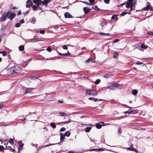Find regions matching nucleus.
Here are the masks:
<instances>
[{"label":"nucleus","instance_id":"nucleus-55","mask_svg":"<svg viewBox=\"0 0 153 153\" xmlns=\"http://www.w3.org/2000/svg\"><path fill=\"white\" fill-rule=\"evenodd\" d=\"M21 11L20 10H19V11L18 12V13H17V15H20L21 14Z\"/></svg>","mask_w":153,"mask_h":153},{"label":"nucleus","instance_id":"nucleus-1","mask_svg":"<svg viewBox=\"0 0 153 153\" xmlns=\"http://www.w3.org/2000/svg\"><path fill=\"white\" fill-rule=\"evenodd\" d=\"M21 68L19 66L16 65L13 67L9 68L8 70V73L9 74L18 73L20 72Z\"/></svg>","mask_w":153,"mask_h":153},{"label":"nucleus","instance_id":"nucleus-37","mask_svg":"<svg viewBox=\"0 0 153 153\" xmlns=\"http://www.w3.org/2000/svg\"><path fill=\"white\" fill-rule=\"evenodd\" d=\"M132 1V0H128L127 1V4H130V5H131V3Z\"/></svg>","mask_w":153,"mask_h":153},{"label":"nucleus","instance_id":"nucleus-53","mask_svg":"<svg viewBox=\"0 0 153 153\" xmlns=\"http://www.w3.org/2000/svg\"><path fill=\"white\" fill-rule=\"evenodd\" d=\"M118 55V53L117 52H115L114 54V57H116Z\"/></svg>","mask_w":153,"mask_h":153},{"label":"nucleus","instance_id":"nucleus-31","mask_svg":"<svg viewBox=\"0 0 153 153\" xmlns=\"http://www.w3.org/2000/svg\"><path fill=\"white\" fill-rule=\"evenodd\" d=\"M93 59H88L87 61H86V62L87 63H89L90 62H91V61H93Z\"/></svg>","mask_w":153,"mask_h":153},{"label":"nucleus","instance_id":"nucleus-36","mask_svg":"<svg viewBox=\"0 0 153 153\" xmlns=\"http://www.w3.org/2000/svg\"><path fill=\"white\" fill-rule=\"evenodd\" d=\"M2 54L3 56H6L7 55V53L5 51H2Z\"/></svg>","mask_w":153,"mask_h":153},{"label":"nucleus","instance_id":"nucleus-48","mask_svg":"<svg viewBox=\"0 0 153 153\" xmlns=\"http://www.w3.org/2000/svg\"><path fill=\"white\" fill-rule=\"evenodd\" d=\"M83 3H84L87 5H90V3L88 2H86V1H82V2Z\"/></svg>","mask_w":153,"mask_h":153},{"label":"nucleus","instance_id":"nucleus-49","mask_svg":"<svg viewBox=\"0 0 153 153\" xmlns=\"http://www.w3.org/2000/svg\"><path fill=\"white\" fill-rule=\"evenodd\" d=\"M19 23L21 24L23 23L24 22V19H22L19 22Z\"/></svg>","mask_w":153,"mask_h":153},{"label":"nucleus","instance_id":"nucleus-43","mask_svg":"<svg viewBox=\"0 0 153 153\" xmlns=\"http://www.w3.org/2000/svg\"><path fill=\"white\" fill-rule=\"evenodd\" d=\"M39 32L41 34H44V33H45V31L44 30H40V31H39Z\"/></svg>","mask_w":153,"mask_h":153},{"label":"nucleus","instance_id":"nucleus-52","mask_svg":"<svg viewBox=\"0 0 153 153\" xmlns=\"http://www.w3.org/2000/svg\"><path fill=\"white\" fill-rule=\"evenodd\" d=\"M142 64V62H140L139 61L137 62L136 64L137 65H140Z\"/></svg>","mask_w":153,"mask_h":153},{"label":"nucleus","instance_id":"nucleus-4","mask_svg":"<svg viewBox=\"0 0 153 153\" xmlns=\"http://www.w3.org/2000/svg\"><path fill=\"white\" fill-rule=\"evenodd\" d=\"M120 85V84L116 83H114L111 84L110 85L107 87L108 88L111 90H114L117 89Z\"/></svg>","mask_w":153,"mask_h":153},{"label":"nucleus","instance_id":"nucleus-42","mask_svg":"<svg viewBox=\"0 0 153 153\" xmlns=\"http://www.w3.org/2000/svg\"><path fill=\"white\" fill-rule=\"evenodd\" d=\"M103 76L105 78H107L108 76V74H105L103 75Z\"/></svg>","mask_w":153,"mask_h":153},{"label":"nucleus","instance_id":"nucleus-63","mask_svg":"<svg viewBox=\"0 0 153 153\" xmlns=\"http://www.w3.org/2000/svg\"><path fill=\"white\" fill-rule=\"evenodd\" d=\"M90 140H91V141H92V142H93V143H94L95 144L96 143L93 140H92V139H91V138H90Z\"/></svg>","mask_w":153,"mask_h":153},{"label":"nucleus","instance_id":"nucleus-2","mask_svg":"<svg viewBox=\"0 0 153 153\" xmlns=\"http://www.w3.org/2000/svg\"><path fill=\"white\" fill-rule=\"evenodd\" d=\"M33 3L36 4V5H33L32 6L33 10L36 11L38 9L41 10V7H39L41 5V0H33Z\"/></svg>","mask_w":153,"mask_h":153},{"label":"nucleus","instance_id":"nucleus-54","mask_svg":"<svg viewBox=\"0 0 153 153\" xmlns=\"http://www.w3.org/2000/svg\"><path fill=\"white\" fill-rule=\"evenodd\" d=\"M70 122V121L69 120L68 121H65V122H64V123H69Z\"/></svg>","mask_w":153,"mask_h":153},{"label":"nucleus","instance_id":"nucleus-7","mask_svg":"<svg viewBox=\"0 0 153 153\" xmlns=\"http://www.w3.org/2000/svg\"><path fill=\"white\" fill-rule=\"evenodd\" d=\"M26 3V7H30L33 5L32 2L30 0H28L27 1Z\"/></svg>","mask_w":153,"mask_h":153},{"label":"nucleus","instance_id":"nucleus-44","mask_svg":"<svg viewBox=\"0 0 153 153\" xmlns=\"http://www.w3.org/2000/svg\"><path fill=\"white\" fill-rule=\"evenodd\" d=\"M63 48L64 49L67 50L68 49V47L66 45H64L63 46Z\"/></svg>","mask_w":153,"mask_h":153},{"label":"nucleus","instance_id":"nucleus-30","mask_svg":"<svg viewBox=\"0 0 153 153\" xmlns=\"http://www.w3.org/2000/svg\"><path fill=\"white\" fill-rule=\"evenodd\" d=\"M126 7L127 8H129V7H130V10H131V9H133L131 5H130V4H127L126 5Z\"/></svg>","mask_w":153,"mask_h":153},{"label":"nucleus","instance_id":"nucleus-21","mask_svg":"<svg viewBox=\"0 0 153 153\" xmlns=\"http://www.w3.org/2000/svg\"><path fill=\"white\" fill-rule=\"evenodd\" d=\"M91 129V127H87L85 128V131L86 132H88Z\"/></svg>","mask_w":153,"mask_h":153},{"label":"nucleus","instance_id":"nucleus-33","mask_svg":"<svg viewBox=\"0 0 153 153\" xmlns=\"http://www.w3.org/2000/svg\"><path fill=\"white\" fill-rule=\"evenodd\" d=\"M99 34L101 35H109L110 34L109 33H103V32H100V33H99Z\"/></svg>","mask_w":153,"mask_h":153},{"label":"nucleus","instance_id":"nucleus-8","mask_svg":"<svg viewBox=\"0 0 153 153\" xmlns=\"http://www.w3.org/2000/svg\"><path fill=\"white\" fill-rule=\"evenodd\" d=\"M127 149L128 150L134 151L136 152H137V150L133 147V145L132 144H131L130 146V147L128 148H127Z\"/></svg>","mask_w":153,"mask_h":153},{"label":"nucleus","instance_id":"nucleus-20","mask_svg":"<svg viewBox=\"0 0 153 153\" xmlns=\"http://www.w3.org/2000/svg\"><path fill=\"white\" fill-rule=\"evenodd\" d=\"M19 146L18 147L19 149H20V147H22L23 146V144L22 143V142L21 141H20L19 143Z\"/></svg>","mask_w":153,"mask_h":153},{"label":"nucleus","instance_id":"nucleus-46","mask_svg":"<svg viewBox=\"0 0 153 153\" xmlns=\"http://www.w3.org/2000/svg\"><path fill=\"white\" fill-rule=\"evenodd\" d=\"M65 130V128H64L63 127H62V128L60 130V131H64Z\"/></svg>","mask_w":153,"mask_h":153},{"label":"nucleus","instance_id":"nucleus-61","mask_svg":"<svg viewBox=\"0 0 153 153\" xmlns=\"http://www.w3.org/2000/svg\"><path fill=\"white\" fill-rule=\"evenodd\" d=\"M3 105L2 104H0V108H1L3 106Z\"/></svg>","mask_w":153,"mask_h":153},{"label":"nucleus","instance_id":"nucleus-39","mask_svg":"<svg viewBox=\"0 0 153 153\" xmlns=\"http://www.w3.org/2000/svg\"><path fill=\"white\" fill-rule=\"evenodd\" d=\"M20 26V23H17L15 25V26L16 27H19Z\"/></svg>","mask_w":153,"mask_h":153},{"label":"nucleus","instance_id":"nucleus-50","mask_svg":"<svg viewBox=\"0 0 153 153\" xmlns=\"http://www.w3.org/2000/svg\"><path fill=\"white\" fill-rule=\"evenodd\" d=\"M127 13L126 12H124V13H121V16H124L125 14H126Z\"/></svg>","mask_w":153,"mask_h":153},{"label":"nucleus","instance_id":"nucleus-29","mask_svg":"<svg viewBox=\"0 0 153 153\" xmlns=\"http://www.w3.org/2000/svg\"><path fill=\"white\" fill-rule=\"evenodd\" d=\"M60 55H64L65 56H68V55H69L70 53H69V52L68 51L67 53H60Z\"/></svg>","mask_w":153,"mask_h":153},{"label":"nucleus","instance_id":"nucleus-17","mask_svg":"<svg viewBox=\"0 0 153 153\" xmlns=\"http://www.w3.org/2000/svg\"><path fill=\"white\" fill-rule=\"evenodd\" d=\"M88 99L90 100H92L95 102L98 101V99L95 98L93 97H89Z\"/></svg>","mask_w":153,"mask_h":153},{"label":"nucleus","instance_id":"nucleus-59","mask_svg":"<svg viewBox=\"0 0 153 153\" xmlns=\"http://www.w3.org/2000/svg\"><path fill=\"white\" fill-rule=\"evenodd\" d=\"M33 40L35 42H37L38 41V39H33Z\"/></svg>","mask_w":153,"mask_h":153},{"label":"nucleus","instance_id":"nucleus-57","mask_svg":"<svg viewBox=\"0 0 153 153\" xmlns=\"http://www.w3.org/2000/svg\"><path fill=\"white\" fill-rule=\"evenodd\" d=\"M148 33L149 34H150L152 35H153V33L152 32H149Z\"/></svg>","mask_w":153,"mask_h":153},{"label":"nucleus","instance_id":"nucleus-34","mask_svg":"<svg viewBox=\"0 0 153 153\" xmlns=\"http://www.w3.org/2000/svg\"><path fill=\"white\" fill-rule=\"evenodd\" d=\"M100 82V80L99 79H98L95 81V83L96 84H98Z\"/></svg>","mask_w":153,"mask_h":153},{"label":"nucleus","instance_id":"nucleus-22","mask_svg":"<svg viewBox=\"0 0 153 153\" xmlns=\"http://www.w3.org/2000/svg\"><path fill=\"white\" fill-rule=\"evenodd\" d=\"M50 126L53 128H55L56 127L55 123L53 122L51 123L50 124Z\"/></svg>","mask_w":153,"mask_h":153},{"label":"nucleus","instance_id":"nucleus-27","mask_svg":"<svg viewBox=\"0 0 153 153\" xmlns=\"http://www.w3.org/2000/svg\"><path fill=\"white\" fill-rule=\"evenodd\" d=\"M8 142L12 145H13L14 144V143L13 142V139H9Z\"/></svg>","mask_w":153,"mask_h":153},{"label":"nucleus","instance_id":"nucleus-14","mask_svg":"<svg viewBox=\"0 0 153 153\" xmlns=\"http://www.w3.org/2000/svg\"><path fill=\"white\" fill-rule=\"evenodd\" d=\"M40 77V76L39 75H36V76H31L30 77V78L31 79H38Z\"/></svg>","mask_w":153,"mask_h":153},{"label":"nucleus","instance_id":"nucleus-26","mask_svg":"<svg viewBox=\"0 0 153 153\" xmlns=\"http://www.w3.org/2000/svg\"><path fill=\"white\" fill-rule=\"evenodd\" d=\"M147 7L148 8V9H150L152 11V9H153V7H152L151 5L149 3V4L147 5Z\"/></svg>","mask_w":153,"mask_h":153},{"label":"nucleus","instance_id":"nucleus-23","mask_svg":"<svg viewBox=\"0 0 153 153\" xmlns=\"http://www.w3.org/2000/svg\"><path fill=\"white\" fill-rule=\"evenodd\" d=\"M70 132L69 131H67L64 134V135L66 136V137H68L70 135Z\"/></svg>","mask_w":153,"mask_h":153},{"label":"nucleus","instance_id":"nucleus-16","mask_svg":"<svg viewBox=\"0 0 153 153\" xmlns=\"http://www.w3.org/2000/svg\"><path fill=\"white\" fill-rule=\"evenodd\" d=\"M36 19L34 17H33L31 19V22L33 23V24H34L36 22Z\"/></svg>","mask_w":153,"mask_h":153},{"label":"nucleus","instance_id":"nucleus-9","mask_svg":"<svg viewBox=\"0 0 153 153\" xmlns=\"http://www.w3.org/2000/svg\"><path fill=\"white\" fill-rule=\"evenodd\" d=\"M147 47V45H145L144 44H143L141 45L140 49L139 50L141 51H143L144 49H146Z\"/></svg>","mask_w":153,"mask_h":153},{"label":"nucleus","instance_id":"nucleus-11","mask_svg":"<svg viewBox=\"0 0 153 153\" xmlns=\"http://www.w3.org/2000/svg\"><path fill=\"white\" fill-rule=\"evenodd\" d=\"M83 10L84 13L85 14L88 13L91 10L88 7H84L83 8Z\"/></svg>","mask_w":153,"mask_h":153},{"label":"nucleus","instance_id":"nucleus-19","mask_svg":"<svg viewBox=\"0 0 153 153\" xmlns=\"http://www.w3.org/2000/svg\"><path fill=\"white\" fill-rule=\"evenodd\" d=\"M137 93V91L136 90H133L132 91V94L134 95H136Z\"/></svg>","mask_w":153,"mask_h":153},{"label":"nucleus","instance_id":"nucleus-10","mask_svg":"<svg viewBox=\"0 0 153 153\" xmlns=\"http://www.w3.org/2000/svg\"><path fill=\"white\" fill-rule=\"evenodd\" d=\"M7 16V14H3L1 16V18L0 19V20L2 22L4 21L6 19Z\"/></svg>","mask_w":153,"mask_h":153},{"label":"nucleus","instance_id":"nucleus-40","mask_svg":"<svg viewBox=\"0 0 153 153\" xmlns=\"http://www.w3.org/2000/svg\"><path fill=\"white\" fill-rule=\"evenodd\" d=\"M4 148L2 146H0V150L3 151L4 150Z\"/></svg>","mask_w":153,"mask_h":153},{"label":"nucleus","instance_id":"nucleus-41","mask_svg":"<svg viewBox=\"0 0 153 153\" xmlns=\"http://www.w3.org/2000/svg\"><path fill=\"white\" fill-rule=\"evenodd\" d=\"M46 49L49 52H51V49L50 47H48Z\"/></svg>","mask_w":153,"mask_h":153},{"label":"nucleus","instance_id":"nucleus-15","mask_svg":"<svg viewBox=\"0 0 153 153\" xmlns=\"http://www.w3.org/2000/svg\"><path fill=\"white\" fill-rule=\"evenodd\" d=\"M19 50L20 51H22L24 49V46L23 45H21L19 47Z\"/></svg>","mask_w":153,"mask_h":153},{"label":"nucleus","instance_id":"nucleus-24","mask_svg":"<svg viewBox=\"0 0 153 153\" xmlns=\"http://www.w3.org/2000/svg\"><path fill=\"white\" fill-rule=\"evenodd\" d=\"M32 92L30 91V90L29 88H27L25 89V91L24 92V94H27L29 93H30Z\"/></svg>","mask_w":153,"mask_h":153},{"label":"nucleus","instance_id":"nucleus-51","mask_svg":"<svg viewBox=\"0 0 153 153\" xmlns=\"http://www.w3.org/2000/svg\"><path fill=\"white\" fill-rule=\"evenodd\" d=\"M148 9V8L147 7V5L145 7H144L143 8V10H146Z\"/></svg>","mask_w":153,"mask_h":153},{"label":"nucleus","instance_id":"nucleus-35","mask_svg":"<svg viewBox=\"0 0 153 153\" xmlns=\"http://www.w3.org/2000/svg\"><path fill=\"white\" fill-rule=\"evenodd\" d=\"M89 1L90 2V4H91V5H92L94 2L95 0H89Z\"/></svg>","mask_w":153,"mask_h":153},{"label":"nucleus","instance_id":"nucleus-3","mask_svg":"<svg viewBox=\"0 0 153 153\" xmlns=\"http://www.w3.org/2000/svg\"><path fill=\"white\" fill-rule=\"evenodd\" d=\"M86 94L87 95L95 96L97 95V92L95 90H87Z\"/></svg>","mask_w":153,"mask_h":153},{"label":"nucleus","instance_id":"nucleus-47","mask_svg":"<svg viewBox=\"0 0 153 153\" xmlns=\"http://www.w3.org/2000/svg\"><path fill=\"white\" fill-rule=\"evenodd\" d=\"M119 40L118 39H115L114 41L113 42V43H115L116 42H118Z\"/></svg>","mask_w":153,"mask_h":153},{"label":"nucleus","instance_id":"nucleus-18","mask_svg":"<svg viewBox=\"0 0 153 153\" xmlns=\"http://www.w3.org/2000/svg\"><path fill=\"white\" fill-rule=\"evenodd\" d=\"M97 150L98 151H103V149L102 148H99L98 149H91L90 151H92Z\"/></svg>","mask_w":153,"mask_h":153},{"label":"nucleus","instance_id":"nucleus-12","mask_svg":"<svg viewBox=\"0 0 153 153\" xmlns=\"http://www.w3.org/2000/svg\"><path fill=\"white\" fill-rule=\"evenodd\" d=\"M65 18H71L72 16L68 12H66L64 14Z\"/></svg>","mask_w":153,"mask_h":153},{"label":"nucleus","instance_id":"nucleus-62","mask_svg":"<svg viewBox=\"0 0 153 153\" xmlns=\"http://www.w3.org/2000/svg\"><path fill=\"white\" fill-rule=\"evenodd\" d=\"M138 45V44H136L134 45V47H136V48L137 47V46Z\"/></svg>","mask_w":153,"mask_h":153},{"label":"nucleus","instance_id":"nucleus-5","mask_svg":"<svg viewBox=\"0 0 153 153\" xmlns=\"http://www.w3.org/2000/svg\"><path fill=\"white\" fill-rule=\"evenodd\" d=\"M7 17L10 19V20H11L15 17L16 15L14 13H13L12 12L9 11L7 13Z\"/></svg>","mask_w":153,"mask_h":153},{"label":"nucleus","instance_id":"nucleus-25","mask_svg":"<svg viewBox=\"0 0 153 153\" xmlns=\"http://www.w3.org/2000/svg\"><path fill=\"white\" fill-rule=\"evenodd\" d=\"M96 127L98 128H100L102 127V125L100 124L97 123L95 124Z\"/></svg>","mask_w":153,"mask_h":153},{"label":"nucleus","instance_id":"nucleus-13","mask_svg":"<svg viewBox=\"0 0 153 153\" xmlns=\"http://www.w3.org/2000/svg\"><path fill=\"white\" fill-rule=\"evenodd\" d=\"M60 142H62L63 141V140H64V139L65 138V135L64 134H63L62 133H60Z\"/></svg>","mask_w":153,"mask_h":153},{"label":"nucleus","instance_id":"nucleus-60","mask_svg":"<svg viewBox=\"0 0 153 153\" xmlns=\"http://www.w3.org/2000/svg\"><path fill=\"white\" fill-rule=\"evenodd\" d=\"M133 111H132L131 110H129V114H131L132 112Z\"/></svg>","mask_w":153,"mask_h":153},{"label":"nucleus","instance_id":"nucleus-6","mask_svg":"<svg viewBox=\"0 0 153 153\" xmlns=\"http://www.w3.org/2000/svg\"><path fill=\"white\" fill-rule=\"evenodd\" d=\"M51 1V0H43L42 1H41V4H42L43 5L47 7L48 3Z\"/></svg>","mask_w":153,"mask_h":153},{"label":"nucleus","instance_id":"nucleus-38","mask_svg":"<svg viewBox=\"0 0 153 153\" xmlns=\"http://www.w3.org/2000/svg\"><path fill=\"white\" fill-rule=\"evenodd\" d=\"M93 8L96 10H99V9L97 7V6H93Z\"/></svg>","mask_w":153,"mask_h":153},{"label":"nucleus","instance_id":"nucleus-32","mask_svg":"<svg viewBox=\"0 0 153 153\" xmlns=\"http://www.w3.org/2000/svg\"><path fill=\"white\" fill-rule=\"evenodd\" d=\"M117 16L116 15L114 14L112 16L111 18V19L112 20L114 19H115V18H117Z\"/></svg>","mask_w":153,"mask_h":153},{"label":"nucleus","instance_id":"nucleus-64","mask_svg":"<svg viewBox=\"0 0 153 153\" xmlns=\"http://www.w3.org/2000/svg\"><path fill=\"white\" fill-rule=\"evenodd\" d=\"M11 151H12V152H15V149H11Z\"/></svg>","mask_w":153,"mask_h":153},{"label":"nucleus","instance_id":"nucleus-28","mask_svg":"<svg viewBox=\"0 0 153 153\" xmlns=\"http://www.w3.org/2000/svg\"><path fill=\"white\" fill-rule=\"evenodd\" d=\"M59 114V115L62 117H63L66 115V114L65 112H60Z\"/></svg>","mask_w":153,"mask_h":153},{"label":"nucleus","instance_id":"nucleus-56","mask_svg":"<svg viewBox=\"0 0 153 153\" xmlns=\"http://www.w3.org/2000/svg\"><path fill=\"white\" fill-rule=\"evenodd\" d=\"M124 113L125 114H129V110H128L127 111H125L124 112Z\"/></svg>","mask_w":153,"mask_h":153},{"label":"nucleus","instance_id":"nucleus-58","mask_svg":"<svg viewBox=\"0 0 153 153\" xmlns=\"http://www.w3.org/2000/svg\"><path fill=\"white\" fill-rule=\"evenodd\" d=\"M68 153H75L74 151H69L68 152Z\"/></svg>","mask_w":153,"mask_h":153},{"label":"nucleus","instance_id":"nucleus-45","mask_svg":"<svg viewBox=\"0 0 153 153\" xmlns=\"http://www.w3.org/2000/svg\"><path fill=\"white\" fill-rule=\"evenodd\" d=\"M110 1V0H104V2L106 4H108Z\"/></svg>","mask_w":153,"mask_h":153}]
</instances>
